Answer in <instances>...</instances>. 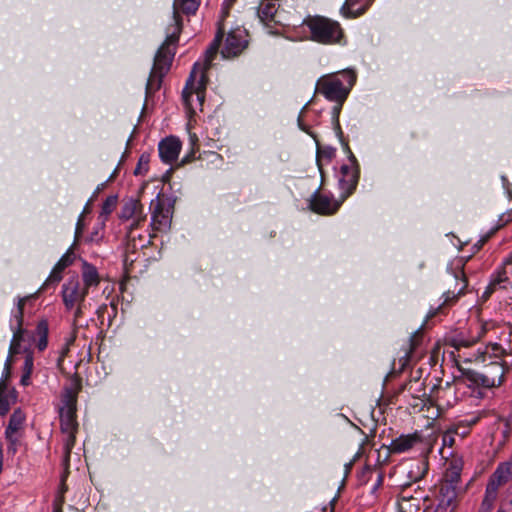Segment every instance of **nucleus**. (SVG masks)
Wrapping results in <instances>:
<instances>
[{
	"mask_svg": "<svg viewBox=\"0 0 512 512\" xmlns=\"http://www.w3.org/2000/svg\"><path fill=\"white\" fill-rule=\"evenodd\" d=\"M309 32L311 41L323 45L345 44V34L341 25L330 18L314 15L307 16L302 23Z\"/></svg>",
	"mask_w": 512,
	"mask_h": 512,
	"instance_id": "f257e3e1",
	"label": "nucleus"
},
{
	"mask_svg": "<svg viewBox=\"0 0 512 512\" xmlns=\"http://www.w3.org/2000/svg\"><path fill=\"white\" fill-rule=\"evenodd\" d=\"M355 82L356 73L352 70H343L321 77L317 82V91L330 101L345 102Z\"/></svg>",
	"mask_w": 512,
	"mask_h": 512,
	"instance_id": "f03ea898",
	"label": "nucleus"
},
{
	"mask_svg": "<svg viewBox=\"0 0 512 512\" xmlns=\"http://www.w3.org/2000/svg\"><path fill=\"white\" fill-rule=\"evenodd\" d=\"M198 67V64H194L182 91L183 103L190 113H195L197 109L202 110L205 100L208 77L203 71L199 75Z\"/></svg>",
	"mask_w": 512,
	"mask_h": 512,
	"instance_id": "7ed1b4c3",
	"label": "nucleus"
},
{
	"mask_svg": "<svg viewBox=\"0 0 512 512\" xmlns=\"http://www.w3.org/2000/svg\"><path fill=\"white\" fill-rule=\"evenodd\" d=\"M175 49L176 46H173V44H166V41H164L158 49L146 84L147 97L153 95L161 88L162 80L172 64Z\"/></svg>",
	"mask_w": 512,
	"mask_h": 512,
	"instance_id": "20e7f679",
	"label": "nucleus"
},
{
	"mask_svg": "<svg viewBox=\"0 0 512 512\" xmlns=\"http://www.w3.org/2000/svg\"><path fill=\"white\" fill-rule=\"evenodd\" d=\"M342 146L348 154V163L340 167L338 186L341 191L340 198H342V201H345L356 190L360 178V166L348 142H344Z\"/></svg>",
	"mask_w": 512,
	"mask_h": 512,
	"instance_id": "39448f33",
	"label": "nucleus"
},
{
	"mask_svg": "<svg viewBox=\"0 0 512 512\" xmlns=\"http://www.w3.org/2000/svg\"><path fill=\"white\" fill-rule=\"evenodd\" d=\"M464 260L462 258L456 259L448 267L449 274L453 277L456 282L454 290H448L443 293V303L436 308L430 309L427 314V318L431 319L438 314L444 313V309L447 305L453 304L457 301L458 296L461 295L468 285L467 278L464 273Z\"/></svg>",
	"mask_w": 512,
	"mask_h": 512,
	"instance_id": "423d86ee",
	"label": "nucleus"
},
{
	"mask_svg": "<svg viewBox=\"0 0 512 512\" xmlns=\"http://www.w3.org/2000/svg\"><path fill=\"white\" fill-rule=\"evenodd\" d=\"M201 0H175L173 4V24L167 28L166 44L177 46L182 32V18L180 13L194 15L200 6Z\"/></svg>",
	"mask_w": 512,
	"mask_h": 512,
	"instance_id": "0eeeda50",
	"label": "nucleus"
},
{
	"mask_svg": "<svg viewBox=\"0 0 512 512\" xmlns=\"http://www.w3.org/2000/svg\"><path fill=\"white\" fill-rule=\"evenodd\" d=\"M29 298V296L19 297L17 307L12 312L10 328L13 331V337L9 347L10 356L19 354L21 352V344L25 342L26 336L30 337L28 330L23 328L24 305Z\"/></svg>",
	"mask_w": 512,
	"mask_h": 512,
	"instance_id": "6e6552de",
	"label": "nucleus"
},
{
	"mask_svg": "<svg viewBox=\"0 0 512 512\" xmlns=\"http://www.w3.org/2000/svg\"><path fill=\"white\" fill-rule=\"evenodd\" d=\"M151 227L154 232H166L171 227L173 206L165 204L158 195L150 203Z\"/></svg>",
	"mask_w": 512,
	"mask_h": 512,
	"instance_id": "1a4fd4ad",
	"label": "nucleus"
},
{
	"mask_svg": "<svg viewBox=\"0 0 512 512\" xmlns=\"http://www.w3.org/2000/svg\"><path fill=\"white\" fill-rule=\"evenodd\" d=\"M320 189L321 187L313 192L309 199L310 210L320 215L335 214L344 201H342V198L336 200L332 195L323 194Z\"/></svg>",
	"mask_w": 512,
	"mask_h": 512,
	"instance_id": "9d476101",
	"label": "nucleus"
},
{
	"mask_svg": "<svg viewBox=\"0 0 512 512\" xmlns=\"http://www.w3.org/2000/svg\"><path fill=\"white\" fill-rule=\"evenodd\" d=\"M88 290L82 286L77 276L71 277L63 284L62 298L68 310L73 309L77 303H84Z\"/></svg>",
	"mask_w": 512,
	"mask_h": 512,
	"instance_id": "9b49d317",
	"label": "nucleus"
},
{
	"mask_svg": "<svg viewBox=\"0 0 512 512\" xmlns=\"http://www.w3.org/2000/svg\"><path fill=\"white\" fill-rule=\"evenodd\" d=\"M508 286H512V256L505 259L501 270L493 276L484 292V297L490 296L498 289H507Z\"/></svg>",
	"mask_w": 512,
	"mask_h": 512,
	"instance_id": "f8f14e48",
	"label": "nucleus"
},
{
	"mask_svg": "<svg viewBox=\"0 0 512 512\" xmlns=\"http://www.w3.org/2000/svg\"><path fill=\"white\" fill-rule=\"evenodd\" d=\"M457 506V498L453 497V493L449 488L442 491L436 490L435 503L426 505L423 512H453Z\"/></svg>",
	"mask_w": 512,
	"mask_h": 512,
	"instance_id": "ddd939ff",
	"label": "nucleus"
},
{
	"mask_svg": "<svg viewBox=\"0 0 512 512\" xmlns=\"http://www.w3.org/2000/svg\"><path fill=\"white\" fill-rule=\"evenodd\" d=\"M404 389L410 393L413 400H420V404H411L414 409L417 408L419 411H422L427 405L440 406L437 400H434L431 395L426 393L424 382L411 380L405 384Z\"/></svg>",
	"mask_w": 512,
	"mask_h": 512,
	"instance_id": "4468645a",
	"label": "nucleus"
},
{
	"mask_svg": "<svg viewBox=\"0 0 512 512\" xmlns=\"http://www.w3.org/2000/svg\"><path fill=\"white\" fill-rule=\"evenodd\" d=\"M246 46L247 40L243 36V31L235 29L227 34L221 54L224 58H233L238 56Z\"/></svg>",
	"mask_w": 512,
	"mask_h": 512,
	"instance_id": "2eb2a0df",
	"label": "nucleus"
},
{
	"mask_svg": "<svg viewBox=\"0 0 512 512\" xmlns=\"http://www.w3.org/2000/svg\"><path fill=\"white\" fill-rule=\"evenodd\" d=\"M82 389V380L81 378L75 374L71 379L68 386H66L63 390L61 402L63 403V407L60 410H69L77 411V398L78 393Z\"/></svg>",
	"mask_w": 512,
	"mask_h": 512,
	"instance_id": "dca6fc26",
	"label": "nucleus"
},
{
	"mask_svg": "<svg viewBox=\"0 0 512 512\" xmlns=\"http://www.w3.org/2000/svg\"><path fill=\"white\" fill-rule=\"evenodd\" d=\"M140 226H128L126 238L127 244L126 249L127 252L135 253L139 249H143L151 244V239L155 237V234L146 235V231L141 233L139 231Z\"/></svg>",
	"mask_w": 512,
	"mask_h": 512,
	"instance_id": "f3484780",
	"label": "nucleus"
},
{
	"mask_svg": "<svg viewBox=\"0 0 512 512\" xmlns=\"http://www.w3.org/2000/svg\"><path fill=\"white\" fill-rule=\"evenodd\" d=\"M182 143L178 137L169 136L162 139L158 145L159 156L166 164H171L178 158Z\"/></svg>",
	"mask_w": 512,
	"mask_h": 512,
	"instance_id": "a211bd4d",
	"label": "nucleus"
},
{
	"mask_svg": "<svg viewBox=\"0 0 512 512\" xmlns=\"http://www.w3.org/2000/svg\"><path fill=\"white\" fill-rule=\"evenodd\" d=\"M120 218L122 220H132L129 226H140L146 220V215L143 213V206L139 200L129 199L126 201L120 211Z\"/></svg>",
	"mask_w": 512,
	"mask_h": 512,
	"instance_id": "6ab92c4d",
	"label": "nucleus"
},
{
	"mask_svg": "<svg viewBox=\"0 0 512 512\" xmlns=\"http://www.w3.org/2000/svg\"><path fill=\"white\" fill-rule=\"evenodd\" d=\"M422 435L419 432L411 434H402L399 437L392 439L388 445L390 453L400 454L411 450L417 444L422 443Z\"/></svg>",
	"mask_w": 512,
	"mask_h": 512,
	"instance_id": "aec40b11",
	"label": "nucleus"
},
{
	"mask_svg": "<svg viewBox=\"0 0 512 512\" xmlns=\"http://www.w3.org/2000/svg\"><path fill=\"white\" fill-rule=\"evenodd\" d=\"M224 34H225L224 25L221 21H219L216 35L205 52L204 63L203 64L197 63L199 65V67L197 69V72L199 75H200L201 71H203L206 74V71L210 68L212 61L214 60V58L216 57V55L218 53V50L222 43Z\"/></svg>",
	"mask_w": 512,
	"mask_h": 512,
	"instance_id": "412c9836",
	"label": "nucleus"
},
{
	"mask_svg": "<svg viewBox=\"0 0 512 512\" xmlns=\"http://www.w3.org/2000/svg\"><path fill=\"white\" fill-rule=\"evenodd\" d=\"M75 260V254L70 248L56 263L49 277L42 286V289L48 288L52 284H57L62 279V272L70 266Z\"/></svg>",
	"mask_w": 512,
	"mask_h": 512,
	"instance_id": "4be33fe9",
	"label": "nucleus"
},
{
	"mask_svg": "<svg viewBox=\"0 0 512 512\" xmlns=\"http://www.w3.org/2000/svg\"><path fill=\"white\" fill-rule=\"evenodd\" d=\"M317 143V153H316V163L321 175V186L324 183L325 180V171H324V165H327L332 162V160L336 156V149L331 146H321L319 142L316 140Z\"/></svg>",
	"mask_w": 512,
	"mask_h": 512,
	"instance_id": "5701e85b",
	"label": "nucleus"
},
{
	"mask_svg": "<svg viewBox=\"0 0 512 512\" xmlns=\"http://www.w3.org/2000/svg\"><path fill=\"white\" fill-rule=\"evenodd\" d=\"M492 327L493 324L491 323L481 324L478 326V332L476 336L471 338H464L462 335L455 336L450 340V345L457 350H459L461 347H470L478 342Z\"/></svg>",
	"mask_w": 512,
	"mask_h": 512,
	"instance_id": "b1692460",
	"label": "nucleus"
},
{
	"mask_svg": "<svg viewBox=\"0 0 512 512\" xmlns=\"http://www.w3.org/2000/svg\"><path fill=\"white\" fill-rule=\"evenodd\" d=\"M460 477V468H458L457 466H452L446 470L443 479L440 481L436 489L442 491V489L444 488H449L453 493V497L457 498V489L458 483L460 482Z\"/></svg>",
	"mask_w": 512,
	"mask_h": 512,
	"instance_id": "393cba45",
	"label": "nucleus"
},
{
	"mask_svg": "<svg viewBox=\"0 0 512 512\" xmlns=\"http://www.w3.org/2000/svg\"><path fill=\"white\" fill-rule=\"evenodd\" d=\"M81 274H82V280H83V283H81V284L83 287L86 288V290L89 291L90 288L97 287L99 285V283H100L99 273H98L96 267L93 266L92 264H90L86 261H83Z\"/></svg>",
	"mask_w": 512,
	"mask_h": 512,
	"instance_id": "a878e982",
	"label": "nucleus"
},
{
	"mask_svg": "<svg viewBox=\"0 0 512 512\" xmlns=\"http://www.w3.org/2000/svg\"><path fill=\"white\" fill-rule=\"evenodd\" d=\"M427 501L428 497L406 496V492H404L399 503V512H423L421 502L425 504Z\"/></svg>",
	"mask_w": 512,
	"mask_h": 512,
	"instance_id": "bb28decb",
	"label": "nucleus"
},
{
	"mask_svg": "<svg viewBox=\"0 0 512 512\" xmlns=\"http://www.w3.org/2000/svg\"><path fill=\"white\" fill-rule=\"evenodd\" d=\"M361 2L362 0H346L341 8L342 15L346 18H357L363 15L367 11L370 1L368 0L366 4L356 7Z\"/></svg>",
	"mask_w": 512,
	"mask_h": 512,
	"instance_id": "cd10ccee",
	"label": "nucleus"
},
{
	"mask_svg": "<svg viewBox=\"0 0 512 512\" xmlns=\"http://www.w3.org/2000/svg\"><path fill=\"white\" fill-rule=\"evenodd\" d=\"M484 371L489 376L492 385L498 387L502 384L506 372L503 364L498 361L491 362Z\"/></svg>",
	"mask_w": 512,
	"mask_h": 512,
	"instance_id": "c85d7f7f",
	"label": "nucleus"
},
{
	"mask_svg": "<svg viewBox=\"0 0 512 512\" xmlns=\"http://www.w3.org/2000/svg\"><path fill=\"white\" fill-rule=\"evenodd\" d=\"M77 411L69 410H60V429L63 432H77L78 423H77Z\"/></svg>",
	"mask_w": 512,
	"mask_h": 512,
	"instance_id": "c756f323",
	"label": "nucleus"
},
{
	"mask_svg": "<svg viewBox=\"0 0 512 512\" xmlns=\"http://www.w3.org/2000/svg\"><path fill=\"white\" fill-rule=\"evenodd\" d=\"M463 376L472 384L482 386L484 388L495 387L491 384V380L489 379V376L485 374V371L477 372L475 370L468 369L463 372Z\"/></svg>",
	"mask_w": 512,
	"mask_h": 512,
	"instance_id": "7c9ffc66",
	"label": "nucleus"
},
{
	"mask_svg": "<svg viewBox=\"0 0 512 512\" xmlns=\"http://www.w3.org/2000/svg\"><path fill=\"white\" fill-rule=\"evenodd\" d=\"M33 337L38 350H45L48 344V322L46 320L38 322Z\"/></svg>",
	"mask_w": 512,
	"mask_h": 512,
	"instance_id": "2f4dec72",
	"label": "nucleus"
},
{
	"mask_svg": "<svg viewBox=\"0 0 512 512\" xmlns=\"http://www.w3.org/2000/svg\"><path fill=\"white\" fill-rule=\"evenodd\" d=\"M498 490L491 486L486 485L484 498L479 507L478 512H492L495 502L498 498Z\"/></svg>",
	"mask_w": 512,
	"mask_h": 512,
	"instance_id": "473e14b6",
	"label": "nucleus"
},
{
	"mask_svg": "<svg viewBox=\"0 0 512 512\" xmlns=\"http://www.w3.org/2000/svg\"><path fill=\"white\" fill-rule=\"evenodd\" d=\"M276 13H277V6L275 3H272V2L262 4L258 10V16H259L260 20L262 22H264L266 25H269L272 22H274V23L278 22L275 19Z\"/></svg>",
	"mask_w": 512,
	"mask_h": 512,
	"instance_id": "72a5a7b5",
	"label": "nucleus"
},
{
	"mask_svg": "<svg viewBox=\"0 0 512 512\" xmlns=\"http://www.w3.org/2000/svg\"><path fill=\"white\" fill-rule=\"evenodd\" d=\"M23 351L26 353V355H25V360H24V364H23V372H22V376L20 379V383L23 386H28L31 383L30 379H31V374L33 372V368H34V359H33L32 352L29 351L27 348H24Z\"/></svg>",
	"mask_w": 512,
	"mask_h": 512,
	"instance_id": "f704fd0d",
	"label": "nucleus"
},
{
	"mask_svg": "<svg viewBox=\"0 0 512 512\" xmlns=\"http://www.w3.org/2000/svg\"><path fill=\"white\" fill-rule=\"evenodd\" d=\"M25 421V414L20 410L16 409L10 416L9 423L5 429V433H16L22 429Z\"/></svg>",
	"mask_w": 512,
	"mask_h": 512,
	"instance_id": "c9c22d12",
	"label": "nucleus"
},
{
	"mask_svg": "<svg viewBox=\"0 0 512 512\" xmlns=\"http://www.w3.org/2000/svg\"><path fill=\"white\" fill-rule=\"evenodd\" d=\"M421 337H422V333L420 330H418L409 338V347H408V349L405 350L404 356H402L400 358L402 369L409 362L410 354L419 345V341H420Z\"/></svg>",
	"mask_w": 512,
	"mask_h": 512,
	"instance_id": "e433bc0d",
	"label": "nucleus"
},
{
	"mask_svg": "<svg viewBox=\"0 0 512 512\" xmlns=\"http://www.w3.org/2000/svg\"><path fill=\"white\" fill-rule=\"evenodd\" d=\"M66 437L64 439V464L65 466L69 465L71 451L76 442V433L77 432H63Z\"/></svg>",
	"mask_w": 512,
	"mask_h": 512,
	"instance_id": "4c0bfd02",
	"label": "nucleus"
},
{
	"mask_svg": "<svg viewBox=\"0 0 512 512\" xmlns=\"http://www.w3.org/2000/svg\"><path fill=\"white\" fill-rule=\"evenodd\" d=\"M488 349H491V351L493 352V354L495 356L502 355V354L508 352L507 349L503 348L501 344L490 343L487 345V347L484 351H481V350L477 351V354L475 355V361H485Z\"/></svg>",
	"mask_w": 512,
	"mask_h": 512,
	"instance_id": "58836bf2",
	"label": "nucleus"
},
{
	"mask_svg": "<svg viewBox=\"0 0 512 512\" xmlns=\"http://www.w3.org/2000/svg\"><path fill=\"white\" fill-rule=\"evenodd\" d=\"M344 102H336V105L332 108V122L334 125V129L336 131L337 136L339 137L341 143L347 142L344 139L343 132L341 130L340 122H339V115L342 109V105Z\"/></svg>",
	"mask_w": 512,
	"mask_h": 512,
	"instance_id": "ea45409f",
	"label": "nucleus"
},
{
	"mask_svg": "<svg viewBox=\"0 0 512 512\" xmlns=\"http://www.w3.org/2000/svg\"><path fill=\"white\" fill-rule=\"evenodd\" d=\"M118 203L117 195H110L106 198L102 205L100 217L105 221L108 219L110 214L115 210Z\"/></svg>",
	"mask_w": 512,
	"mask_h": 512,
	"instance_id": "a19ab883",
	"label": "nucleus"
},
{
	"mask_svg": "<svg viewBox=\"0 0 512 512\" xmlns=\"http://www.w3.org/2000/svg\"><path fill=\"white\" fill-rule=\"evenodd\" d=\"M7 440V455L14 456L18 452V448L21 445V436L16 433H5Z\"/></svg>",
	"mask_w": 512,
	"mask_h": 512,
	"instance_id": "79ce46f5",
	"label": "nucleus"
},
{
	"mask_svg": "<svg viewBox=\"0 0 512 512\" xmlns=\"http://www.w3.org/2000/svg\"><path fill=\"white\" fill-rule=\"evenodd\" d=\"M377 472V466H371L366 464L363 469L358 473V482L360 485H366L374 477V473Z\"/></svg>",
	"mask_w": 512,
	"mask_h": 512,
	"instance_id": "37998d69",
	"label": "nucleus"
},
{
	"mask_svg": "<svg viewBox=\"0 0 512 512\" xmlns=\"http://www.w3.org/2000/svg\"><path fill=\"white\" fill-rule=\"evenodd\" d=\"M150 163V154L142 153L138 159V163L134 169V175H145L148 172Z\"/></svg>",
	"mask_w": 512,
	"mask_h": 512,
	"instance_id": "c03bdc74",
	"label": "nucleus"
},
{
	"mask_svg": "<svg viewBox=\"0 0 512 512\" xmlns=\"http://www.w3.org/2000/svg\"><path fill=\"white\" fill-rule=\"evenodd\" d=\"M500 341L504 342L508 353H512V324H507L502 328Z\"/></svg>",
	"mask_w": 512,
	"mask_h": 512,
	"instance_id": "a18cd8bd",
	"label": "nucleus"
},
{
	"mask_svg": "<svg viewBox=\"0 0 512 512\" xmlns=\"http://www.w3.org/2000/svg\"><path fill=\"white\" fill-rule=\"evenodd\" d=\"M506 180H507L506 177L502 176L503 184L506 188V191H507V194H508L510 200L512 201V185L508 186L506 184ZM499 221L501 222V225H505L508 222L512 221V209L509 212L502 214Z\"/></svg>",
	"mask_w": 512,
	"mask_h": 512,
	"instance_id": "49530a36",
	"label": "nucleus"
},
{
	"mask_svg": "<svg viewBox=\"0 0 512 512\" xmlns=\"http://www.w3.org/2000/svg\"><path fill=\"white\" fill-rule=\"evenodd\" d=\"M11 398L9 394H0V416H4L10 410Z\"/></svg>",
	"mask_w": 512,
	"mask_h": 512,
	"instance_id": "de8ad7c7",
	"label": "nucleus"
},
{
	"mask_svg": "<svg viewBox=\"0 0 512 512\" xmlns=\"http://www.w3.org/2000/svg\"><path fill=\"white\" fill-rule=\"evenodd\" d=\"M195 145H196V144H195V141H194V140H192V149H191V151H190L189 153H187V154H186V155L181 159V161H180V162L178 163V165H177L178 167H182V166H184V165H186V164H188V163H191L192 161H194V160L196 159V157H195V153H196V151H195Z\"/></svg>",
	"mask_w": 512,
	"mask_h": 512,
	"instance_id": "09e8293b",
	"label": "nucleus"
},
{
	"mask_svg": "<svg viewBox=\"0 0 512 512\" xmlns=\"http://www.w3.org/2000/svg\"><path fill=\"white\" fill-rule=\"evenodd\" d=\"M374 476L376 478H375V483L373 484L372 489H371L372 492H375L383 483L384 472L382 471V469L380 467L377 466V472L374 473Z\"/></svg>",
	"mask_w": 512,
	"mask_h": 512,
	"instance_id": "8fccbe9b",
	"label": "nucleus"
},
{
	"mask_svg": "<svg viewBox=\"0 0 512 512\" xmlns=\"http://www.w3.org/2000/svg\"><path fill=\"white\" fill-rule=\"evenodd\" d=\"M454 433H457V430L452 431L448 430L446 431L442 436L443 445L452 447L454 445L455 439H454Z\"/></svg>",
	"mask_w": 512,
	"mask_h": 512,
	"instance_id": "3c124183",
	"label": "nucleus"
},
{
	"mask_svg": "<svg viewBox=\"0 0 512 512\" xmlns=\"http://www.w3.org/2000/svg\"><path fill=\"white\" fill-rule=\"evenodd\" d=\"M117 306H118V304L114 300H112L110 302V305H108V307H109V312L107 314L108 325H111L112 318H114L117 315Z\"/></svg>",
	"mask_w": 512,
	"mask_h": 512,
	"instance_id": "603ef678",
	"label": "nucleus"
},
{
	"mask_svg": "<svg viewBox=\"0 0 512 512\" xmlns=\"http://www.w3.org/2000/svg\"><path fill=\"white\" fill-rule=\"evenodd\" d=\"M108 312H109V307L107 304H103L97 309V312H96L97 317H98V320H100L101 324L104 323L105 316L108 314Z\"/></svg>",
	"mask_w": 512,
	"mask_h": 512,
	"instance_id": "864d4df0",
	"label": "nucleus"
},
{
	"mask_svg": "<svg viewBox=\"0 0 512 512\" xmlns=\"http://www.w3.org/2000/svg\"><path fill=\"white\" fill-rule=\"evenodd\" d=\"M236 0H225L223 3L222 15L220 21L223 23L224 19L229 15V9Z\"/></svg>",
	"mask_w": 512,
	"mask_h": 512,
	"instance_id": "5fc2aeb1",
	"label": "nucleus"
},
{
	"mask_svg": "<svg viewBox=\"0 0 512 512\" xmlns=\"http://www.w3.org/2000/svg\"><path fill=\"white\" fill-rule=\"evenodd\" d=\"M84 229V223H83V214L80 215L77 224H76V230H75V242L78 241L82 231Z\"/></svg>",
	"mask_w": 512,
	"mask_h": 512,
	"instance_id": "6e6d98bb",
	"label": "nucleus"
},
{
	"mask_svg": "<svg viewBox=\"0 0 512 512\" xmlns=\"http://www.w3.org/2000/svg\"><path fill=\"white\" fill-rule=\"evenodd\" d=\"M67 469H68V466H65V472L61 477V483H60L59 494H61L63 496H64V493L68 490V487L66 485V477H67V473H68Z\"/></svg>",
	"mask_w": 512,
	"mask_h": 512,
	"instance_id": "4d7b16f0",
	"label": "nucleus"
},
{
	"mask_svg": "<svg viewBox=\"0 0 512 512\" xmlns=\"http://www.w3.org/2000/svg\"><path fill=\"white\" fill-rule=\"evenodd\" d=\"M498 512H512V499L503 500L500 504Z\"/></svg>",
	"mask_w": 512,
	"mask_h": 512,
	"instance_id": "13d9d810",
	"label": "nucleus"
},
{
	"mask_svg": "<svg viewBox=\"0 0 512 512\" xmlns=\"http://www.w3.org/2000/svg\"><path fill=\"white\" fill-rule=\"evenodd\" d=\"M491 234H493V232H491L490 234L486 235L485 237H482L477 243H475L473 245V252L474 253L478 252L483 247V245L489 239Z\"/></svg>",
	"mask_w": 512,
	"mask_h": 512,
	"instance_id": "bf43d9fd",
	"label": "nucleus"
},
{
	"mask_svg": "<svg viewBox=\"0 0 512 512\" xmlns=\"http://www.w3.org/2000/svg\"><path fill=\"white\" fill-rule=\"evenodd\" d=\"M359 454H360V452H358L350 462L345 464V477H347L349 475V473L351 472L353 464H354L356 458L359 456Z\"/></svg>",
	"mask_w": 512,
	"mask_h": 512,
	"instance_id": "052dcab7",
	"label": "nucleus"
},
{
	"mask_svg": "<svg viewBox=\"0 0 512 512\" xmlns=\"http://www.w3.org/2000/svg\"><path fill=\"white\" fill-rule=\"evenodd\" d=\"M83 306H84V303H77L76 304V306H75L76 310L74 312L75 320L78 319L82 315V313H83V311H82Z\"/></svg>",
	"mask_w": 512,
	"mask_h": 512,
	"instance_id": "680f3d73",
	"label": "nucleus"
},
{
	"mask_svg": "<svg viewBox=\"0 0 512 512\" xmlns=\"http://www.w3.org/2000/svg\"><path fill=\"white\" fill-rule=\"evenodd\" d=\"M10 376H11V368L9 367V365H4L2 379L7 381L10 378Z\"/></svg>",
	"mask_w": 512,
	"mask_h": 512,
	"instance_id": "e2e57ef3",
	"label": "nucleus"
},
{
	"mask_svg": "<svg viewBox=\"0 0 512 512\" xmlns=\"http://www.w3.org/2000/svg\"><path fill=\"white\" fill-rule=\"evenodd\" d=\"M64 504V496L59 494L56 499L54 500L53 507L59 505L60 508H62Z\"/></svg>",
	"mask_w": 512,
	"mask_h": 512,
	"instance_id": "0e129e2a",
	"label": "nucleus"
},
{
	"mask_svg": "<svg viewBox=\"0 0 512 512\" xmlns=\"http://www.w3.org/2000/svg\"><path fill=\"white\" fill-rule=\"evenodd\" d=\"M6 390H7L6 380L1 379L0 380V394H7Z\"/></svg>",
	"mask_w": 512,
	"mask_h": 512,
	"instance_id": "69168bd1",
	"label": "nucleus"
},
{
	"mask_svg": "<svg viewBox=\"0 0 512 512\" xmlns=\"http://www.w3.org/2000/svg\"><path fill=\"white\" fill-rule=\"evenodd\" d=\"M100 238L101 236L99 235V232L96 231L91 234V236L89 237V241H98Z\"/></svg>",
	"mask_w": 512,
	"mask_h": 512,
	"instance_id": "338daca9",
	"label": "nucleus"
},
{
	"mask_svg": "<svg viewBox=\"0 0 512 512\" xmlns=\"http://www.w3.org/2000/svg\"><path fill=\"white\" fill-rule=\"evenodd\" d=\"M92 201H93V200H92V199H90V200L87 202L86 206L84 207L83 213H82L83 215H84L85 213H89V211H90V205H91Z\"/></svg>",
	"mask_w": 512,
	"mask_h": 512,
	"instance_id": "774afa93",
	"label": "nucleus"
}]
</instances>
